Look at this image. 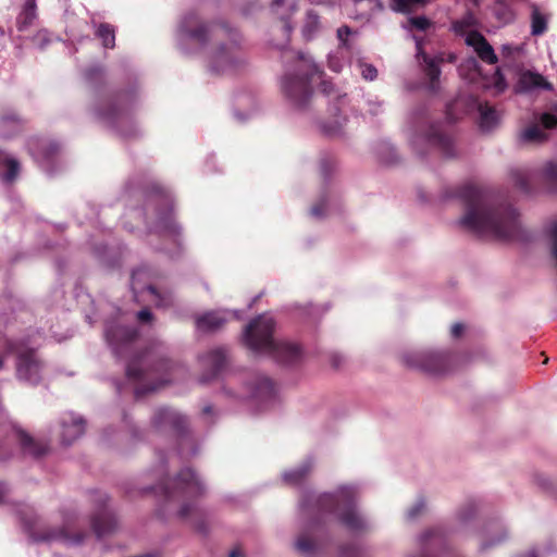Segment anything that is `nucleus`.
Returning a JSON list of instances; mask_svg holds the SVG:
<instances>
[{"mask_svg": "<svg viewBox=\"0 0 557 557\" xmlns=\"http://www.w3.org/2000/svg\"><path fill=\"white\" fill-rule=\"evenodd\" d=\"M360 495L361 487L356 483L338 485L333 492H305L299 503L301 531L295 549L304 557H315L321 550L318 536L333 521L354 533L370 530L371 520L357 507Z\"/></svg>", "mask_w": 557, "mask_h": 557, "instance_id": "obj_1", "label": "nucleus"}, {"mask_svg": "<svg viewBox=\"0 0 557 557\" xmlns=\"http://www.w3.org/2000/svg\"><path fill=\"white\" fill-rule=\"evenodd\" d=\"M449 197L459 199L465 213L459 224L468 231L497 238H509L520 228L517 210L500 197L473 184L456 187Z\"/></svg>", "mask_w": 557, "mask_h": 557, "instance_id": "obj_2", "label": "nucleus"}, {"mask_svg": "<svg viewBox=\"0 0 557 557\" xmlns=\"http://www.w3.org/2000/svg\"><path fill=\"white\" fill-rule=\"evenodd\" d=\"M126 194L144 200L145 207L129 209L125 218L148 219L149 211L153 210V221L151 225L148 224L149 236L172 245V247H162L161 250L171 256L177 253L182 248V226L174 219L171 194L154 181L133 182L127 186ZM149 243L152 244V239Z\"/></svg>", "mask_w": 557, "mask_h": 557, "instance_id": "obj_3", "label": "nucleus"}, {"mask_svg": "<svg viewBox=\"0 0 557 557\" xmlns=\"http://www.w3.org/2000/svg\"><path fill=\"white\" fill-rule=\"evenodd\" d=\"M231 36L230 44L218 46L208 57L207 66L212 74H231L245 64V57L235 41L232 29L225 25L205 24L196 13H188L181 20L177 28V44L188 53L189 45L203 47L211 38L221 39Z\"/></svg>", "mask_w": 557, "mask_h": 557, "instance_id": "obj_4", "label": "nucleus"}, {"mask_svg": "<svg viewBox=\"0 0 557 557\" xmlns=\"http://www.w3.org/2000/svg\"><path fill=\"white\" fill-rule=\"evenodd\" d=\"M283 59L285 70L280 79L281 91L296 109H305L309 104L312 97L311 86L317 81L320 82L321 91L330 100L341 104L345 102L346 94L323 78V72L309 54L285 51Z\"/></svg>", "mask_w": 557, "mask_h": 557, "instance_id": "obj_5", "label": "nucleus"}, {"mask_svg": "<svg viewBox=\"0 0 557 557\" xmlns=\"http://www.w3.org/2000/svg\"><path fill=\"white\" fill-rule=\"evenodd\" d=\"M166 460L163 455L159 456L158 475L162 480L158 485L168 503L178 505L177 516L189 520L199 531L203 532L205 527L198 521L203 516L198 500L206 494L207 487L202 479L190 468L181 470L173 479H164L166 475Z\"/></svg>", "mask_w": 557, "mask_h": 557, "instance_id": "obj_6", "label": "nucleus"}, {"mask_svg": "<svg viewBox=\"0 0 557 557\" xmlns=\"http://www.w3.org/2000/svg\"><path fill=\"white\" fill-rule=\"evenodd\" d=\"M275 321L271 314L263 313L251 320L243 330L244 345L257 355L269 356L285 366L298 364L304 350L296 342L274 337Z\"/></svg>", "mask_w": 557, "mask_h": 557, "instance_id": "obj_7", "label": "nucleus"}, {"mask_svg": "<svg viewBox=\"0 0 557 557\" xmlns=\"http://www.w3.org/2000/svg\"><path fill=\"white\" fill-rule=\"evenodd\" d=\"M172 370L173 366L164 355V347L159 345L134 356L126 366V375L134 382V394L139 398L169 384L168 374Z\"/></svg>", "mask_w": 557, "mask_h": 557, "instance_id": "obj_8", "label": "nucleus"}, {"mask_svg": "<svg viewBox=\"0 0 557 557\" xmlns=\"http://www.w3.org/2000/svg\"><path fill=\"white\" fill-rule=\"evenodd\" d=\"M412 151L424 157L432 151L440 152L444 158L457 154L453 137L443 131L442 124L417 121L408 134Z\"/></svg>", "mask_w": 557, "mask_h": 557, "instance_id": "obj_9", "label": "nucleus"}, {"mask_svg": "<svg viewBox=\"0 0 557 557\" xmlns=\"http://www.w3.org/2000/svg\"><path fill=\"white\" fill-rule=\"evenodd\" d=\"M133 99L126 94L100 96L91 106L94 117L103 126L129 136L124 128L133 124Z\"/></svg>", "mask_w": 557, "mask_h": 557, "instance_id": "obj_10", "label": "nucleus"}, {"mask_svg": "<svg viewBox=\"0 0 557 557\" xmlns=\"http://www.w3.org/2000/svg\"><path fill=\"white\" fill-rule=\"evenodd\" d=\"M0 348L3 350L0 355V370L7 356L16 355L17 379L30 385H37L41 381L42 363L35 354L33 344L24 339L16 342L0 332Z\"/></svg>", "mask_w": 557, "mask_h": 557, "instance_id": "obj_11", "label": "nucleus"}, {"mask_svg": "<svg viewBox=\"0 0 557 557\" xmlns=\"http://www.w3.org/2000/svg\"><path fill=\"white\" fill-rule=\"evenodd\" d=\"M407 368L430 375H442L454 369L456 357L446 350L406 349L400 356Z\"/></svg>", "mask_w": 557, "mask_h": 557, "instance_id": "obj_12", "label": "nucleus"}, {"mask_svg": "<svg viewBox=\"0 0 557 557\" xmlns=\"http://www.w3.org/2000/svg\"><path fill=\"white\" fill-rule=\"evenodd\" d=\"M152 426L159 433L182 437L178 451L182 457L193 456L197 453L191 438L185 436L187 419L178 410L168 407L157 409L152 417Z\"/></svg>", "mask_w": 557, "mask_h": 557, "instance_id": "obj_13", "label": "nucleus"}, {"mask_svg": "<svg viewBox=\"0 0 557 557\" xmlns=\"http://www.w3.org/2000/svg\"><path fill=\"white\" fill-rule=\"evenodd\" d=\"M230 395L235 399L249 400L263 409L275 403L277 387L269 376L256 373L247 379L243 392Z\"/></svg>", "mask_w": 557, "mask_h": 557, "instance_id": "obj_14", "label": "nucleus"}, {"mask_svg": "<svg viewBox=\"0 0 557 557\" xmlns=\"http://www.w3.org/2000/svg\"><path fill=\"white\" fill-rule=\"evenodd\" d=\"M157 276V271L149 265L137 268L132 273V290L136 299L139 295L147 294L148 300L152 301L157 307L165 308L172 305V295L169 293L161 294L156 289L153 282Z\"/></svg>", "mask_w": 557, "mask_h": 557, "instance_id": "obj_15", "label": "nucleus"}, {"mask_svg": "<svg viewBox=\"0 0 557 557\" xmlns=\"http://www.w3.org/2000/svg\"><path fill=\"white\" fill-rule=\"evenodd\" d=\"M104 334L113 354L123 358L132 351L137 331L120 322L111 321L107 323Z\"/></svg>", "mask_w": 557, "mask_h": 557, "instance_id": "obj_16", "label": "nucleus"}, {"mask_svg": "<svg viewBox=\"0 0 557 557\" xmlns=\"http://www.w3.org/2000/svg\"><path fill=\"white\" fill-rule=\"evenodd\" d=\"M108 500L109 497L103 492H95L92 495L96 512L91 518V527L98 539L110 534L116 527L115 518L107 507Z\"/></svg>", "mask_w": 557, "mask_h": 557, "instance_id": "obj_17", "label": "nucleus"}, {"mask_svg": "<svg viewBox=\"0 0 557 557\" xmlns=\"http://www.w3.org/2000/svg\"><path fill=\"white\" fill-rule=\"evenodd\" d=\"M27 149L34 160L45 170H48L50 162L57 158L61 145L48 137H30L27 141Z\"/></svg>", "mask_w": 557, "mask_h": 557, "instance_id": "obj_18", "label": "nucleus"}, {"mask_svg": "<svg viewBox=\"0 0 557 557\" xmlns=\"http://www.w3.org/2000/svg\"><path fill=\"white\" fill-rule=\"evenodd\" d=\"M76 517L75 516H66L63 519V527L58 531H50L44 533L41 535L32 534V537L36 542L46 541V542H60L64 545H78L81 544L86 533H73V528L75 525Z\"/></svg>", "mask_w": 557, "mask_h": 557, "instance_id": "obj_19", "label": "nucleus"}, {"mask_svg": "<svg viewBox=\"0 0 557 557\" xmlns=\"http://www.w3.org/2000/svg\"><path fill=\"white\" fill-rule=\"evenodd\" d=\"M351 29L348 26H342L337 29L339 45L327 55L329 69L335 73H339L347 63L348 54L351 50V44L349 41Z\"/></svg>", "mask_w": 557, "mask_h": 557, "instance_id": "obj_20", "label": "nucleus"}, {"mask_svg": "<svg viewBox=\"0 0 557 557\" xmlns=\"http://www.w3.org/2000/svg\"><path fill=\"white\" fill-rule=\"evenodd\" d=\"M508 539L509 530L503 520L490 521L481 532L479 546L481 550H486L505 543Z\"/></svg>", "mask_w": 557, "mask_h": 557, "instance_id": "obj_21", "label": "nucleus"}, {"mask_svg": "<svg viewBox=\"0 0 557 557\" xmlns=\"http://www.w3.org/2000/svg\"><path fill=\"white\" fill-rule=\"evenodd\" d=\"M60 438L63 445H71L85 432L84 419L73 412H65L59 419Z\"/></svg>", "mask_w": 557, "mask_h": 557, "instance_id": "obj_22", "label": "nucleus"}, {"mask_svg": "<svg viewBox=\"0 0 557 557\" xmlns=\"http://www.w3.org/2000/svg\"><path fill=\"white\" fill-rule=\"evenodd\" d=\"M239 318L240 317L236 310H213L198 315L196 319V326L199 331L212 332L220 329L227 321Z\"/></svg>", "mask_w": 557, "mask_h": 557, "instance_id": "obj_23", "label": "nucleus"}, {"mask_svg": "<svg viewBox=\"0 0 557 557\" xmlns=\"http://www.w3.org/2000/svg\"><path fill=\"white\" fill-rule=\"evenodd\" d=\"M413 39L416 41V48H417V60L420 63V65L423 67V71L425 75L428 76L430 83H429V89L431 91H436L438 89V78L441 75L440 70V59L437 58H431L422 50V39L418 36H413Z\"/></svg>", "mask_w": 557, "mask_h": 557, "instance_id": "obj_24", "label": "nucleus"}, {"mask_svg": "<svg viewBox=\"0 0 557 557\" xmlns=\"http://www.w3.org/2000/svg\"><path fill=\"white\" fill-rule=\"evenodd\" d=\"M200 363L205 373L200 376L202 383L209 382L216 376L225 364L226 352L224 348L218 347L207 351L200 357Z\"/></svg>", "mask_w": 557, "mask_h": 557, "instance_id": "obj_25", "label": "nucleus"}, {"mask_svg": "<svg viewBox=\"0 0 557 557\" xmlns=\"http://www.w3.org/2000/svg\"><path fill=\"white\" fill-rule=\"evenodd\" d=\"M11 438L16 441L24 454L34 456V457H40L44 455L48 446L45 443L37 442L35 438H33L29 434H27L24 430L17 426H12Z\"/></svg>", "mask_w": 557, "mask_h": 557, "instance_id": "obj_26", "label": "nucleus"}, {"mask_svg": "<svg viewBox=\"0 0 557 557\" xmlns=\"http://www.w3.org/2000/svg\"><path fill=\"white\" fill-rule=\"evenodd\" d=\"M552 87V84L540 73L524 71L520 73L515 89L517 92H531L540 89L550 90Z\"/></svg>", "mask_w": 557, "mask_h": 557, "instance_id": "obj_27", "label": "nucleus"}, {"mask_svg": "<svg viewBox=\"0 0 557 557\" xmlns=\"http://www.w3.org/2000/svg\"><path fill=\"white\" fill-rule=\"evenodd\" d=\"M467 46L471 47L481 61L487 64H496L497 55L493 47L487 42L484 36L480 33L468 34L466 38Z\"/></svg>", "mask_w": 557, "mask_h": 557, "instance_id": "obj_28", "label": "nucleus"}, {"mask_svg": "<svg viewBox=\"0 0 557 557\" xmlns=\"http://www.w3.org/2000/svg\"><path fill=\"white\" fill-rule=\"evenodd\" d=\"M24 128V120L14 111L0 115V138L10 139L18 135Z\"/></svg>", "mask_w": 557, "mask_h": 557, "instance_id": "obj_29", "label": "nucleus"}, {"mask_svg": "<svg viewBox=\"0 0 557 557\" xmlns=\"http://www.w3.org/2000/svg\"><path fill=\"white\" fill-rule=\"evenodd\" d=\"M314 467V460L311 457L306 458L296 467L285 470L282 479L286 484L299 485L309 476Z\"/></svg>", "mask_w": 557, "mask_h": 557, "instance_id": "obj_30", "label": "nucleus"}, {"mask_svg": "<svg viewBox=\"0 0 557 557\" xmlns=\"http://www.w3.org/2000/svg\"><path fill=\"white\" fill-rule=\"evenodd\" d=\"M258 101L250 94L238 95L235 99L234 116L239 122H245L258 111Z\"/></svg>", "mask_w": 557, "mask_h": 557, "instance_id": "obj_31", "label": "nucleus"}, {"mask_svg": "<svg viewBox=\"0 0 557 557\" xmlns=\"http://www.w3.org/2000/svg\"><path fill=\"white\" fill-rule=\"evenodd\" d=\"M20 173V162L9 152L0 150V178L12 183Z\"/></svg>", "mask_w": 557, "mask_h": 557, "instance_id": "obj_32", "label": "nucleus"}, {"mask_svg": "<svg viewBox=\"0 0 557 557\" xmlns=\"http://www.w3.org/2000/svg\"><path fill=\"white\" fill-rule=\"evenodd\" d=\"M272 10L281 17L283 21V32L285 35V40L287 41L289 35L293 30V26L286 21V18L296 10L294 0H273Z\"/></svg>", "mask_w": 557, "mask_h": 557, "instance_id": "obj_33", "label": "nucleus"}, {"mask_svg": "<svg viewBox=\"0 0 557 557\" xmlns=\"http://www.w3.org/2000/svg\"><path fill=\"white\" fill-rule=\"evenodd\" d=\"M37 18V0H24L23 8L17 15V29L23 32L34 24Z\"/></svg>", "mask_w": 557, "mask_h": 557, "instance_id": "obj_34", "label": "nucleus"}, {"mask_svg": "<svg viewBox=\"0 0 557 557\" xmlns=\"http://www.w3.org/2000/svg\"><path fill=\"white\" fill-rule=\"evenodd\" d=\"M95 28V36L101 41L102 46L111 49L115 46V29L112 25L107 23L97 24L92 21Z\"/></svg>", "mask_w": 557, "mask_h": 557, "instance_id": "obj_35", "label": "nucleus"}, {"mask_svg": "<svg viewBox=\"0 0 557 557\" xmlns=\"http://www.w3.org/2000/svg\"><path fill=\"white\" fill-rule=\"evenodd\" d=\"M479 113H480L479 125L483 132H490L494 127H496V125L499 122V116L493 108H491L488 106L480 104Z\"/></svg>", "mask_w": 557, "mask_h": 557, "instance_id": "obj_36", "label": "nucleus"}, {"mask_svg": "<svg viewBox=\"0 0 557 557\" xmlns=\"http://www.w3.org/2000/svg\"><path fill=\"white\" fill-rule=\"evenodd\" d=\"M475 26V18L472 13H466L460 18L456 20L451 24V29L456 35L467 38L468 34L478 33L473 30Z\"/></svg>", "mask_w": 557, "mask_h": 557, "instance_id": "obj_37", "label": "nucleus"}, {"mask_svg": "<svg viewBox=\"0 0 557 557\" xmlns=\"http://www.w3.org/2000/svg\"><path fill=\"white\" fill-rule=\"evenodd\" d=\"M547 16L536 5H533L531 12V34L533 36L543 35L547 30Z\"/></svg>", "mask_w": 557, "mask_h": 557, "instance_id": "obj_38", "label": "nucleus"}, {"mask_svg": "<svg viewBox=\"0 0 557 557\" xmlns=\"http://www.w3.org/2000/svg\"><path fill=\"white\" fill-rule=\"evenodd\" d=\"M519 137L523 143H542L546 139V134L539 125L534 124L522 129Z\"/></svg>", "mask_w": 557, "mask_h": 557, "instance_id": "obj_39", "label": "nucleus"}, {"mask_svg": "<svg viewBox=\"0 0 557 557\" xmlns=\"http://www.w3.org/2000/svg\"><path fill=\"white\" fill-rule=\"evenodd\" d=\"M376 5L370 4H357L355 7V13L351 16L356 20H366L369 21L376 12L383 9L382 2L380 0H375Z\"/></svg>", "mask_w": 557, "mask_h": 557, "instance_id": "obj_40", "label": "nucleus"}, {"mask_svg": "<svg viewBox=\"0 0 557 557\" xmlns=\"http://www.w3.org/2000/svg\"><path fill=\"white\" fill-rule=\"evenodd\" d=\"M320 29V21L318 14L313 11L307 13V17L302 27V35L306 39L314 38Z\"/></svg>", "mask_w": 557, "mask_h": 557, "instance_id": "obj_41", "label": "nucleus"}, {"mask_svg": "<svg viewBox=\"0 0 557 557\" xmlns=\"http://www.w3.org/2000/svg\"><path fill=\"white\" fill-rule=\"evenodd\" d=\"M332 210V200L330 196L323 195L310 209V214L314 219H322L330 214Z\"/></svg>", "mask_w": 557, "mask_h": 557, "instance_id": "obj_42", "label": "nucleus"}, {"mask_svg": "<svg viewBox=\"0 0 557 557\" xmlns=\"http://www.w3.org/2000/svg\"><path fill=\"white\" fill-rule=\"evenodd\" d=\"M542 178L552 187L557 186V164L553 161H548L542 169Z\"/></svg>", "mask_w": 557, "mask_h": 557, "instance_id": "obj_43", "label": "nucleus"}, {"mask_svg": "<svg viewBox=\"0 0 557 557\" xmlns=\"http://www.w3.org/2000/svg\"><path fill=\"white\" fill-rule=\"evenodd\" d=\"M393 10L401 13H407L417 8L420 4H423L425 0H392Z\"/></svg>", "mask_w": 557, "mask_h": 557, "instance_id": "obj_44", "label": "nucleus"}, {"mask_svg": "<svg viewBox=\"0 0 557 557\" xmlns=\"http://www.w3.org/2000/svg\"><path fill=\"white\" fill-rule=\"evenodd\" d=\"M515 557H557V549H555L553 546H546L542 549H531Z\"/></svg>", "mask_w": 557, "mask_h": 557, "instance_id": "obj_45", "label": "nucleus"}, {"mask_svg": "<svg viewBox=\"0 0 557 557\" xmlns=\"http://www.w3.org/2000/svg\"><path fill=\"white\" fill-rule=\"evenodd\" d=\"M357 67L366 81H374L377 77V70L373 64L359 60L357 62Z\"/></svg>", "mask_w": 557, "mask_h": 557, "instance_id": "obj_46", "label": "nucleus"}, {"mask_svg": "<svg viewBox=\"0 0 557 557\" xmlns=\"http://www.w3.org/2000/svg\"><path fill=\"white\" fill-rule=\"evenodd\" d=\"M541 123L545 128H553L557 126V104L549 111L542 114Z\"/></svg>", "mask_w": 557, "mask_h": 557, "instance_id": "obj_47", "label": "nucleus"}, {"mask_svg": "<svg viewBox=\"0 0 557 557\" xmlns=\"http://www.w3.org/2000/svg\"><path fill=\"white\" fill-rule=\"evenodd\" d=\"M379 154L381 160L385 163H392L396 159L394 147L387 141H383L381 144V150L379 151Z\"/></svg>", "mask_w": 557, "mask_h": 557, "instance_id": "obj_48", "label": "nucleus"}, {"mask_svg": "<svg viewBox=\"0 0 557 557\" xmlns=\"http://www.w3.org/2000/svg\"><path fill=\"white\" fill-rule=\"evenodd\" d=\"M52 41V36L47 29H40L34 37L33 42L39 49H44Z\"/></svg>", "mask_w": 557, "mask_h": 557, "instance_id": "obj_49", "label": "nucleus"}, {"mask_svg": "<svg viewBox=\"0 0 557 557\" xmlns=\"http://www.w3.org/2000/svg\"><path fill=\"white\" fill-rule=\"evenodd\" d=\"M486 86L487 87L493 86V88L495 89V91L497 94H500L506 89L507 84H506L504 76L500 74L499 70L495 71V73L491 79V83H488Z\"/></svg>", "mask_w": 557, "mask_h": 557, "instance_id": "obj_50", "label": "nucleus"}, {"mask_svg": "<svg viewBox=\"0 0 557 557\" xmlns=\"http://www.w3.org/2000/svg\"><path fill=\"white\" fill-rule=\"evenodd\" d=\"M431 25V22L425 16H414L408 20V27L418 30H425Z\"/></svg>", "mask_w": 557, "mask_h": 557, "instance_id": "obj_51", "label": "nucleus"}, {"mask_svg": "<svg viewBox=\"0 0 557 557\" xmlns=\"http://www.w3.org/2000/svg\"><path fill=\"white\" fill-rule=\"evenodd\" d=\"M366 103L367 111L372 116L380 115L383 112V102L377 100L376 98H368Z\"/></svg>", "mask_w": 557, "mask_h": 557, "instance_id": "obj_52", "label": "nucleus"}, {"mask_svg": "<svg viewBox=\"0 0 557 557\" xmlns=\"http://www.w3.org/2000/svg\"><path fill=\"white\" fill-rule=\"evenodd\" d=\"M86 79L90 84H96L103 77V70L101 66H91L85 73Z\"/></svg>", "mask_w": 557, "mask_h": 557, "instance_id": "obj_53", "label": "nucleus"}, {"mask_svg": "<svg viewBox=\"0 0 557 557\" xmlns=\"http://www.w3.org/2000/svg\"><path fill=\"white\" fill-rule=\"evenodd\" d=\"M424 498H418L417 502L407 510V517L409 519L417 518L425 509Z\"/></svg>", "mask_w": 557, "mask_h": 557, "instance_id": "obj_54", "label": "nucleus"}, {"mask_svg": "<svg viewBox=\"0 0 557 557\" xmlns=\"http://www.w3.org/2000/svg\"><path fill=\"white\" fill-rule=\"evenodd\" d=\"M475 513H476V505L474 503H469L459 511V519L462 522H467L472 517H474Z\"/></svg>", "mask_w": 557, "mask_h": 557, "instance_id": "obj_55", "label": "nucleus"}, {"mask_svg": "<svg viewBox=\"0 0 557 557\" xmlns=\"http://www.w3.org/2000/svg\"><path fill=\"white\" fill-rule=\"evenodd\" d=\"M322 128L325 134H327L330 136H336L342 133L343 124H342V122H339V120H336L334 122V125L324 124L322 126Z\"/></svg>", "mask_w": 557, "mask_h": 557, "instance_id": "obj_56", "label": "nucleus"}, {"mask_svg": "<svg viewBox=\"0 0 557 557\" xmlns=\"http://www.w3.org/2000/svg\"><path fill=\"white\" fill-rule=\"evenodd\" d=\"M338 557H362L355 546H345L339 549Z\"/></svg>", "mask_w": 557, "mask_h": 557, "instance_id": "obj_57", "label": "nucleus"}, {"mask_svg": "<svg viewBox=\"0 0 557 557\" xmlns=\"http://www.w3.org/2000/svg\"><path fill=\"white\" fill-rule=\"evenodd\" d=\"M137 319L140 322H149L152 319V313L149 309L145 308L137 312Z\"/></svg>", "mask_w": 557, "mask_h": 557, "instance_id": "obj_58", "label": "nucleus"}, {"mask_svg": "<svg viewBox=\"0 0 557 557\" xmlns=\"http://www.w3.org/2000/svg\"><path fill=\"white\" fill-rule=\"evenodd\" d=\"M465 331V325L462 323H455L451 325L450 334L454 338L459 337Z\"/></svg>", "mask_w": 557, "mask_h": 557, "instance_id": "obj_59", "label": "nucleus"}, {"mask_svg": "<svg viewBox=\"0 0 557 557\" xmlns=\"http://www.w3.org/2000/svg\"><path fill=\"white\" fill-rule=\"evenodd\" d=\"M330 360L332 362V366L337 368L341 366V363L343 362L344 360V357L341 355V354H337V352H333L331 354L330 356Z\"/></svg>", "mask_w": 557, "mask_h": 557, "instance_id": "obj_60", "label": "nucleus"}, {"mask_svg": "<svg viewBox=\"0 0 557 557\" xmlns=\"http://www.w3.org/2000/svg\"><path fill=\"white\" fill-rule=\"evenodd\" d=\"M8 493H9L8 486L4 483L0 482V504L5 502Z\"/></svg>", "mask_w": 557, "mask_h": 557, "instance_id": "obj_61", "label": "nucleus"}, {"mask_svg": "<svg viewBox=\"0 0 557 557\" xmlns=\"http://www.w3.org/2000/svg\"><path fill=\"white\" fill-rule=\"evenodd\" d=\"M519 175H520V172H517L516 182H517V184L519 185V187L521 189L527 190L528 189V183L524 180L520 178Z\"/></svg>", "mask_w": 557, "mask_h": 557, "instance_id": "obj_62", "label": "nucleus"}, {"mask_svg": "<svg viewBox=\"0 0 557 557\" xmlns=\"http://www.w3.org/2000/svg\"><path fill=\"white\" fill-rule=\"evenodd\" d=\"M331 168H332V163H330L329 161H325V160L321 161V171L324 175L327 173L329 170H331Z\"/></svg>", "mask_w": 557, "mask_h": 557, "instance_id": "obj_63", "label": "nucleus"}, {"mask_svg": "<svg viewBox=\"0 0 557 557\" xmlns=\"http://www.w3.org/2000/svg\"><path fill=\"white\" fill-rule=\"evenodd\" d=\"M467 64L469 65V67H472V69L474 70V72H475V73H478V72H479V64H478V62H476V60H475V59H469V60L467 61Z\"/></svg>", "mask_w": 557, "mask_h": 557, "instance_id": "obj_64", "label": "nucleus"}]
</instances>
